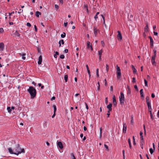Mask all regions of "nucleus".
Wrapping results in <instances>:
<instances>
[{"label":"nucleus","instance_id":"obj_17","mask_svg":"<svg viewBox=\"0 0 159 159\" xmlns=\"http://www.w3.org/2000/svg\"><path fill=\"white\" fill-rule=\"evenodd\" d=\"M148 23H146V26L144 28L145 32H147L148 31Z\"/></svg>","mask_w":159,"mask_h":159},{"label":"nucleus","instance_id":"obj_47","mask_svg":"<svg viewBox=\"0 0 159 159\" xmlns=\"http://www.w3.org/2000/svg\"><path fill=\"white\" fill-rule=\"evenodd\" d=\"M144 130V134L145 135L146 134V131L145 129V127L144 125H143Z\"/></svg>","mask_w":159,"mask_h":159},{"label":"nucleus","instance_id":"obj_29","mask_svg":"<svg viewBox=\"0 0 159 159\" xmlns=\"http://www.w3.org/2000/svg\"><path fill=\"white\" fill-rule=\"evenodd\" d=\"M7 110L9 112L11 113V108L10 107H7Z\"/></svg>","mask_w":159,"mask_h":159},{"label":"nucleus","instance_id":"obj_31","mask_svg":"<svg viewBox=\"0 0 159 159\" xmlns=\"http://www.w3.org/2000/svg\"><path fill=\"white\" fill-rule=\"evenodd\" d=\"M128 143L129 145V147L130 148H131V145L130 142V139H128Z\"/></svg>","mask_w":159,"mask_h":159},{"label":"nucleus","instance_id":"obj_25","mask_svg":"<svg viewBox=\"0 0 159 159\" xmlns=\"http://www.w3.org/2000/svg\"><path fill=\"white\" fill-rule=\"evenodd\" d=\"M68 76L67 75H65L64 76V80L66 82H67L68 80Z\"/></svg>","mask_w":159,"mask_h":159},{"label":"nucleus","instance_id":"obj_54","mask_svg":"<svg viewBox=\"0 0 159 159\" xmlns=\"http://www.w3.org/2000/svg\"><path fill=\"white\" fill-rule=\"evenodd\" d=\"M84 7L86 9L88 8V5L87 4H85L84 5Z\"/></svg>","mask_w":159,"mask_h":159},{"label":"nucleus","instance_id":"obj_5","mask_svg":"<svg viewBox=\"0 0 159 159\" xmlns=\"http://www.w3.org/2000/svg\"><path fill=\"white\" fill-rule=\"evenodd\" d=\"M117 33H118V34L117 35V39L120 41H121L122 39V36L121 34V33L120 31H118Z\"/></svg>","mask_w":159,"mask_h":159},{"label":"nucleus","instance_id":"obj_42","mask_svg":"<svg viewBox=\"0 0 159 159\" xmlns=\"http://www.w3.org/2000/svg\"><path fill=\"white\" fill-rule=\"evenodd\" d=\"M127 93L128 95H130L131 94L130 89L128 90Z\"/></svg>","mask_w":159,"mask_h":159},{"label":"nucleus","instance_id":"obj_20","mask_svg":"<svg viewBox=\"0 0 159 159\" xmlns=\"http://www.w3.org/2000/svg\"><path fill=\"white\" fill-rule=\"evenodd\" d=\"M147 104V105L148 106V110H152V108L151 105V103L150 102H148Z\"/></svg>","mask_w":159,"mask_h":159},{"label":"nucleus","instance_id":"obj_43","mask_svg":"<svg viewBox=\"0 0 159 159\" xmlns=\"http://www.w3.org/2000/svg\"><path fill=\"white\" fill-rule=\"evenodd\" d=\"M4 31L3 29L2 28H0V34L2 33Z\"/></svg>","mask_w":159,"mask_h":159},{"label":"nucleus","instance_id":"obj_3","mask_svg":"<svg viewBox=\"0 0 159 159\" xmlns=\"http://www.w3.org/2000/svg\"><path fill=\"white\" fill-rule=\"evenodd\" d=\"M116 74L117 75V78L118 79L120 80L121 77V73L120 69L118 66V65H116Z\"/></svg>","mask_w":159,"mask_h":159},{"label":"nucleus","instance_id":"obj_11","mask_svg":"<svg viewBox=\"0 0 159 159\" xmlns=\"http://www.w3.org/2000/svg\"><path fill=\"white\" fill-rule=\"evenodd\" d=\"M113 103L114 105L115 106H116L117 105V102L116 101V97L115 95H114L113 97Z\"/></svg>","mask_w":159,"mask_h":159},{"label":"nucleus","instance_id":"obj_40","mask_svg":"<svg viewBox=\"0 0 159 159\" xmlns=\"http://www.w3.org/2000/svg\"><path fill=\"white\" fill-rule=\"evenodd\" d=\"M60 58L61 59H63L65 58V56L63 55H60Z\"/></svg>","mask_w":159,"mask_h":159},{"label":"nucleus","instance_id":"obj_1","mask_svg":"<svg viewBox=\"0 0 159 159\" xmlns=\"http://www.w3.org/2000/svg\"><path fill=\"white\" fill-rule=\"evenodd\" d=\"M27 91L30 94L31 98H33L35 97L36 95V91L34 87L30 86L29 89H27Z\"/></svg>","mask_w":159,"mask_h":159},{"label":"nucleus","instance_id":"obj_16","mask_svg":"<svg viewBox=\"0 0 159 159\" xmlns=\"http://www.w3.org/2000/svg\"><path fill=\"white\" fill-rule=\"evenodd\" d=\"M14 35L16 37H19L20 36V34L18 33L17 30H16L15 32L14 33Z\"/></svg>","mask_w":159,"mask_h":159},{"label":"nucleus","instance_id":"obj_13","mask_svg":"<svg viewBox=\"0 0 159 159\" xmlns=\"http://www.w3.org/2000/svg\"><path fill=\"white\" fill-rule=\"evenodd\" d=\"M42 61V57L41 55L39 56V61H38V64L39 65H40L41 64Z\"/></svg>","mask_w":159,"mask_h":159},{"label":"nucleus","instance_id":"obj_15","mask_svg":"<svg viewBox=\"0 0 159 159\" xmlns=\"http://www.w3.org/2000/svg\"><path fill=\"white\" fill-rule=\"evenodd\" d=\"M94 34H95V36H96L97 34V32H99V31L96 28L94 27Z\"/></svg>","mask_w":159,"mask_h":159},{"label":"nucleus","instance_id":"obj_30","mask_svg":"<svg viewBox=\"0 0 159 159\" xmlns=\"http://www.w3.org/2000/svg\"><path fill=\"white\" fill-rule=\"evenodd\" d=\"M66 36V33L63 32L62 34L61 35V37L62 38H64Z\"/></svg>","mask_w":159,"mask_h":159},{"label":"nucleus","instance_id":"obj_38","mask_svg":"<svg viewBox=\"0 0 159 159\" xmlns=\"http://www.w3.org/2000/svg\"><path fill=\"white\" fill-rule=\"evenodd\" d=\"M146 102H147V103H148V102H150L149 100V98L147 96L146 97Z\"/></svg>","mask_w":159,"mask_h":159},{"label":"nucleus","instance_id":"obj_37","mask_svg":"<svg viewBox=\"0 0 159 159\" xmlns=\"http://www.w3.org/2000/svg\"><path fill=\"white\" fill-rule=\"evenodd\" d=\"M140 139H141V142L142 143H144V140H143V136H140Z\"/></svg>","mask_w":159,"mask_h":159},{"label":"nucleus","instance_id":"obj_2","mask_svg":"<svg viewBox=\"0 0 159 159\" xmlns=\"http://www.w3.org/2000/svg\"><path fill=\"white\" fill-rule=\"evenodd\" d=\"M15 153H14V154L16 155H18L19 154H20L21 153H24L25 151L24 149L21 148L20 145L19 144H18L16 146L15 148Z\"/></svg>","mask_w":159,"mask_h":159},{"label":"nucleus","instance_id":"obj_57","mask_svg":"<svg viewBox=\"0 0 159 159\" xmlns=\"http://www.w3.org/2000/svg\"><path fill=\"white\" fill-rule=\"evenodd\" d=\"M85 104L86 105V109L88 110L89 109V107L87 104V103H85Z\"/></svg>","mask_w":159,"mask_h":159},{"label":"nucleus","instance_id":"obj_18","mask_svg":"<svg viewBox=\"0 0 159 159\" xmlns=\"http://www.w3.org/2000/svg\"><path fill=\"white\" fill-rule=\"evenodd\" d=\"M140 93L141 95V96L142 97V98H144V95H143V89H141L140 90Z\"/></svg>","mask_w":159,"mask_h":159},{"label":"nucleus","instance_id":"obj_58","mask_svg":"<svg viewBox=\"0 0 159 159\" xmlns=\"http://www.w3.org/2000/svg\"><path fill=\"white\" fill-rule=\"evenodd\" d=\"M110 90L111 91H113V87L112 86L110 87Z\"/></svg>","mask_w":159,"mask_h":159},{"label":"nucleus","instance_id":"obj_7","mask_svg":"<svg viewBox=\"0 0 159 159\" xmlns=\"http://www.w3.org/2000/svg\"><path fill=\"white\" fill-rule=\"evenodd\" d=\"M5 45L2 42L0 43V50L3 51L4 49Z\"/></svg>","mask_w":159,"mask_h":159},{"label":"nucleus","instance_id":"obj_52","mask_svg":"<svg viewBox=\"0 0 159 159\" xmlns=\"http://www.w3.org/2000/svg\"><path fill=\"white\" fill-rule=\"evenodd\" d=\"M61 41V43H62V44H64V42L63 39H61L60 40Z\"/></svg>","mask_w":159,"mask_h":159},{"label":"nucleus","instance_id":"obj_53","mask_svg":"<svg viewBox=\"0 0 159 159\" xmlns=\"http://www.w3.org/2000/svg\"><path fill=\"white\" fill-rule=\"evenodd\" d=\"M55 7L57 9H58V8H59V6H58L57 5L55 4Z\"/></svg>","mask_w":159,"mask_h":159},{"label":"nucleus","instance_id":"obj_32","mask_svg":"<svg viewBox=\"0 0 159 159\" xmlns=\"http://www.w3.org/2000/svg\"><path fill=\"white\" fill-rule=\"evenodd\" d=\"M98 72H99V70H98V68L96 70V75H97V76L98 77L99 76Z\"/></svg>","mask_w":159,"mask_h":159},{"label":"nucleus","instance_id":"obj_33","mask_svg":"<svg viewBox=\"0 0 159 159\" xmlns=\"http://www.w3.org/2000/svg\"><path fill=\"white\" fill-rule=\"evenodd\" d=\"M144 83H145V86L148 87V82H147V81L145 79H144Z\"/></svg>","mask_w":159,"mask_h":159},{"label":"nucleus","instance_id":"obj_63","mask_svg":"<svg viewBox=\"0 0 159 159\" xmlns=\"http://www.w3.org/2000/svg\"><path fill=\"white\" fill-rule=\"evenodd\" d=\"M153 33H154V35H157L158 34V33L157 32H155L154 31L153 32Z\"/></svg>","mask_w":159,"mask_h":159},{"label":"nucleus","instance_id":"obj_60","mask_svg":"<svg viewBox=\"0 0 159 159\" xmlns=\"http://www.w3.org/2000/svg\"><path fill=\"white\" fill-rule=\"evenodd\" d=\"M83 129H84V131H85L87 130V128L85 126H84V127Z\"/></svg>","mask_w":159,"mask_h":159},{"label":"nucleus","instance_id":"obj_10","mask_svg":"<svg viewBox=\"0 0 159 159\" xmlns=\"http://www.w3.org/2000/svg\"><path fill=\"white\" fill-rule=\"evenodd\" d=\"M149 38L150 39V43L151 47L152 48L153 46V39H152V37L150 36H149Z\"/></svg>","mask_w":159,"mask_h":159},{"label":"nucleus","instance_id":"obj_36","mask_svg":"<svg viewBox=\"0 0 159 159\" xmlns=\"http://www.w3.org/2000/svg\"><path fill=\"white\" fill-rule=\"evenodd\" d=\"M106 71H107V72H108V71L109 69V66L108 64H106Z\"/></svg>","mask_w":159,"mask_h":159},{"label":"nucleus","instance_id":"obj_24","mask_svg":"<svg viewBox=\"0 0 159 159\" xmlns=\"http://www.w3.org/2000/svg\"><path fill=\"white\" fill-rule=\"evenodd\" d=\"M103 52V50L102 49L101 50L98 51V53L99 56H102V53Z\"/></svg>","mask_w":159,"mask_h":159},{"label":"nucleus","instance_id":"obj_46","mask_svg":"<svg viewBox=\"0 0 159 159\" xmlns=\"http://www.w3.org/2000/svg\"><path fill=\"white\" fill-rule=\"evenodd\" d=\"M133 142L134 144L135 145L136 144V143H135V140L134 136L133 137Z\"/></svg>","mask_w":159,"mask_h":159},{"label":"nucleus","instance_id":"obj_62","mask_svg":"<svg viewBox=\"0 0 159 159\" xmlns=\"http://www.w3.org/2000/svg\"><path fill=\"white\" fill-rule=\"evenodd\" d=\"M14 13V11H12L11 12V13H9V14L10 16L11 14H12Z\"/></svg>","mask_w":159,"mask_h":159},{"label":"nucleus","instance_id":"obj_8","mask_svg":"<svg viewBox=\"0 0 159 159\" xmlns=\"http://www.w3.org/2000/svg\"><path fill=\"white\" fill-rule=\"evenodd\" d=\"M127 130V125L125 123H123V132L124 133H125Z\"/></svg>","mask_w":159,"mask_h":159},{"label":"nucleus","instance_id":"obj_48","mask_svg":"<svg viewBox=\"0 0 159 159\" xmlns=\"http://www.w3.org/2000/svg\"><path fill=\"white\" fill-rule=\"evenodd\" d=\"M26 25L27 26H29V27H31V24L29 23V22H28L27 23V24H26Z\"/></svg>","mask_w":159,"mask_h":159},{"label":"nucleus","instance_id":"obj_45","mask_svg":"<svg viewBox=\"0 0 159 159\" xmlns=\"http://www.w3.org/2000/svg\"><path fill=\"white\" fill-rule=\"evenodd\" d=\"M154 56H156V50L155 49H154Z\"/></svg>","mask_w":159,"mask_h":159},{"label":"nucleus","instance_id":"obj_6","mask_svg":"<svg viewBox=\"0 0 159 159\" xmlns=\"http://www.w3.org/2000/svg\"><path fill=\"white\" fill-rule=\"evenodd\" d=\"M112 104L110 103V104L107 106V107L108 109V112H110L112 111Z\"/></svg>","mask_w":159,"mask_h":159},{"label":"nucleus","instance_id":"obj_4","mask_svg":"<svg viewBox=\"0 0 159 159\" xmlns=\"http://www.w3.org/2000/svg\"><path fill=\"white\" fill-rule=\"evenodd\" d=\"M119 100L121 104H122L124 103L125 98L124 93L122 92L120 93V96L119 97Z\"/></svg>","mask_w":159,"mask_h":159},{"label":"nucleus","instance_id":"obj_19","mask_svg":"<svg viewBox=\"0 0 159 159\" xmlns=\"http://www.w3.org/2000/svg\"><path fill=\"white\" fill-rule=\"evenodd\" d=\"M156 57V56H153L152 57V64L153 65H154V64L155 63V60Z\"/></svg>","mask_w":159,"mask_h":159},{"label":"nucleus","instance_id":"obj_39","mask_svg":"<svg viewBox=\"0 0 159 159\" xmlns=\"http://www.w3.org/2000/svg\"><path fill=\"white\" fill-rule=\"evenodd\" d=\"M149 150L151 154H152L154 152L152 148H150Z\"/></svg>","mask_w":159,"mask_h":159},{"label":"nucleus","instance_id":"obj_26","mask_svg":"<svg viewBox=\"0 0 159 159\" xmlns=\"http://www.w3.org/2000/svg\"><path fill=\"white\" fill-rule=\"evenodd\" d=\"M133 123V115H132L131 116V123L132 124Z\"/></svg>","mask_w":159,"mask_h":159},{"label":"nucleus","instance_id":"obj_21","mask_svg":"<svg viewBox=\"0 0 159 159\" xmlns=\"http://www.w3.org/2000/svg\"><path fill=\"white\" fill-rule=\"evenodd\" d=\"M19 54L20 56H22V59H23L25 60V57L26 55L25 53H24L22 54L21 53H19Z\"/></svg>","mask_w":159,"mask_h":159},{"label":"nucleus","instance_id":"obj_34","mask_svg":"<svg viewBox=\"0 0 159 159\" xmlns=\"http://www.w3.org/2000/svg\"><path fill=\"white\" fill-rule=\"evenodd\" d=\"M100 137H101L102 136V127L100 128Z\"/></svg>","mask_w":159,"mask_h":159},{"label":"nucleus","instance_id":"obj_41","mask_svg":"<svg viewBox=\"0 0 159 159\" xmlns=\"http://www.w3.org/2000/svg\"><path fill=\"white\" fill-rule=\"evenodd\" d=\"M132 82L133 83L136 82V80L135 78V77L133 78Z\"/></svg>","mask_w":159,"mask_h":159},{"label":"nucleus","instance_id":"obj_12","mask_svg":"<svg viewBox=\"0 0 159 159\" xmlns=\"http://www.w3.org/2000/svg\"><path fill=\"white\" fill-rule=\"evenodd\" d=\"M87 48L88 49H91L92 50H93L92 45H90V42L89 41L87 42Z\"/></svg>","mask_w":159,"mask_h":159},{"label":"nucleus","instance_id":"obj_28","mask_svg":"<svg viewBox=\"0 0 159 159\" xmlns=\"http://www.w3.org/2000/svg\"><path fill=\"white\" fill-rule=\"evenodd\" d=\"M70 155L71 156V158L72 159H74L76 158L73 153H71Z\"/></svg>","mask_w":159,"mask_h":159},{"label":"nucleus","instance_id":"obj_9","mask_svg":"<svg viewBox=\"0 0 159 159\" xmlns=\"http://www.w3.org/2000/svg\"><path fill=\"white\" fill-rule=\"evenodd\" d=\"M57 146L60 148L62 149L63 148V144L61 142H57Z\"/></svg>","mask_w":159,"mask_h":159},{"label":"nucleus","instance_id":"obj_22","mask_svg":"<svg viewBox=\"0 0 159 159\" xmlns=\"http://www.w3.org/2000/svg\"><path fill=\"white\" fill-rule=\"evenodd\" d=\"M8 150L10 154H14V153H15V152H13V151H12V149H11V148H8Z\"/></svg>","mask_w":159,"mask_h":159},{"label":"nucleus","instance_id":"obj_61","mask_svg":"<svg viewBox=\"0 0 159 159\" xmlns=\"http://www.w3.org/2000/svg\"><path fill=\"white\" fill-rule=\"evenodd\" d=\"M150 117H151V118L152 120H153V115H152V114H150Z\"/></svg>","mask_w":159,"mask_h":159},{"label":"nucleus","instance_id":"obj_49","mask_svg":"<svg viewBox=\"0 0 159 159\" xmlns=\"http://www.w3.org/2000/svg\"><path fill=\"white\" fill-rule=\"evenodd\" d=\"M23 11V10L21 9H20L19 11L18 12V13H20L22 12Z\"/></svg>","mask_w":159,"mask_h":159},{"label":"nucleus","instance_id":"obj_64","mask_svg":"<svg viewBox=\"0 0 159 159\" xmlns=\"http://www.w3.org/2000/svg\"><path fill=\"white\" fill-rule=\"evenodd\" d=\"M64 26H65V27H66V26H67V22H64Z\"/></svg>","mask_w":159,"mask_h":159},{"label":"nucleus","instance_id":"obj_27","mask_svg":"<svg viewBox=\"0 0 159 159\" xmlns=\"http://www.w3.org/2000/svg\"><path fill=\"white\" fill-rule=\"evenodd\" d=\"M53 108L54 109V112L56 113L57 110V108L56 106L55 105H54L53 106Z\"/></svg>","mask_w":159,"mask_h":159},{"label":"nucleus","instance_id":"obj_23","mask_svg":"<svg viewBox=\"0 0 159 159\" xmlns=\"http://www.w3.org/2000/svg\"><path fill=\"white\" fill-rule=\"evenodd\" d=\"M41 13L39 11H37L36 12L35 16L37 17H39L40 15H41Z\"/></svg>","mask_w":159,"mask_h":159},{"label":"nucleus","instance_id":"obj_51","mask_svg":"<svg viewBox=\"0 0 159 159\" xmlns=\"http://www.w3.org/2000/svg\"><path fill=\"white\" fill-rule=\"evenodd\" d=\"M101 43L102 45L103 46H104V45L105 44L104 42L103 41H102L101 42Z\"/></svg>","mask_w":159,"mask_h":159},{"label":"nucleus","instance_id":"obj_59","mask_svg":"<svg viewBox=\"0 0 159 159\" xmlns=\"http://www.w3.org/2000/svg\"><path fill=\"white\" fill-rule=\"evenodd\" d=\"M105 102L106 103L108 102V98L107 97L106 98H105Z\"/></svg>","mask_w":159,"mask_h":159},{"label":"nucleus","instance_id":"obj_50","mask_svg":"<svg viewBox=\"0 0 159 159\" xmlns=\"http://www.w3.org/2000/svg\"><path fill=\"white\" fill-rule=\"evenodd\" d=\"M34 27L35 31L36 32H37V28L36 26L35 25H34Z\"/></svg>","mask_w":159,"mask_h":159},{"label":"nucleus","instance_id":"obj_55","mask_svg":"<svg viewBox=\"0 0 159 159\" xmlns=\"http://www.w3.org/2000/svg\"><path fill=\"white\" fill-rule=\"evenodd\" d=\"M151 97L152 98H154L155 97V95L153 93L152 94Z\"/></svg>","mask_w":159,"mask_h":159},{"label":"nucleus","instance_id":"obj_56","mask_svg":"<svg viewBox=\"0 0 159 159\" xmlns=\"http://www.w3.org/2000/svg\"><path fill=\"white\" fill-rule=\"evenodd\" d=\"M55 97L54 96H53L52 97V98H51V100L52 101L53 100H55Z\"/></svg>","mask_w":159,"mask_h":159},{"label":"nucleus","instance_id":"obj_44","mask_svg":"<svg viewBox=\"0 0 159 159\" xmlns=\"http://www.w3.org/2000/svg\"><path fill=\"white\" fill-rule=\"evenodd\" d=\"M104 147L105 148H106L107 149V151L109 150L108 147L107 145L105 144H104Z\"/></svg>","mask_w":159,"mask_h":159},{"label":"nucleus","instance_id":"obj_14","mask_svg":"<svg viewBox=\"0 0 159 159\" xmlns=\"http://www.w3.org/2000/svg\"><path fill=\"white\" fill-rule=\"evenodd\" d=\"M132 69L133 70V72L134 74H136L137 73V70L135 68V67L133 65H131Z\"/></svg>","mask_w":159,"mask_h":159},{"label":"nucleus","instance_id":"obj_35","mask_svg":"<svg viewBox=\"0 0 159 159\" xmlns=\"http://www.w3.org/2000/svg\"><path fill=\"white\" fill-rule=\"evenodd\" d=\"M134 89L136 90V91H137V92H138V89L137 87V85H135L134 86Z\"/></svg>","mask_w":159,"mask_h":159}]
</instances>
